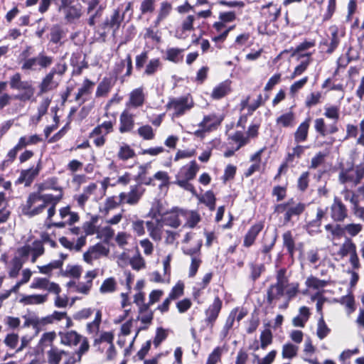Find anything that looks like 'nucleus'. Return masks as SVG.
Here are the masks:
<instances>
[{
  "label": "nucleus",
  "instance_id": "37",
  "mask_svg": "<svg viewBox=\"0 0 364 364\" xmlns=\"http://www.w3.org/2000/svg\"><path fill=\"white\" fill-rule=\"evenodd\" d=\"M114 123L112 121H105L97 125L92 131V135H101L106 138V136L112 132Z\"/></svg>",
  "mask_w": 364,
  "mask_h": 364
},
{
  "label": "nucleus",
  "instance_id": "11",
  "mask_svg": "<svg viewBox=\"0 0 364 364\" xmlns=\"http://www.w3.org/2000/svg\"><path fill=\"white\" fill-rule=\"evenodd\" d=\"M109 252V248L102 243H97L91 246L87 252L83 255L84 259L86 262L92 264V262L100 258L101 257L107 256Z\"/></svg>",
  "mask_w": 364,
  "mask_h": 364
},
{
  "label": "nucleus",
  "instance_id": "35",
  "mask_svg": "<svg viewBox=\"0 0 364 364\" xmlns=\"http://www.w3.org/2000/svg\"><path fill=\"white\" fill-rule=\"evenodd\" d=\"M93 85L94 82L88 79H85L82 87L78 89L77 93L75 96V100L80 102V104H83L86 100L82 99V97L87 95L91 92Z\"/></svg>",
  "mask_w": 364,
  "mask_h": 364
},
{
  "label": "nucleus",
  "instance_id": "14",
  "mask_svg": "<svg viewBox=\"0 0 364 364\" xmlns=\"http://www.w3.org/2000/svg\"><path fill=\"white\" fill-rule=\"evenodd\" d=\"M348 210L340 198L335 197L331 206V218L336 222H342L347 218Z\"/></svg>",
  "mask_w": 364,
  "mask_h": 364
},
{
  "label": "nucleus",
  "instance_id": "42",
  "mask_svg": "<svg viewBox=\"0 0 364 364\" xmlns=\"http://www.w3.org/2000/svg\"><path fill=\"white\" fill-rule=\"evenodd\" d=\"M355 252H356L355 245L352 242L351 240L347 239L342 244L338 254L341 257H344L347 256L348 255H352Z\"/></svg>",
  "mask_w": 364,
  "mask_h": 364
},
{
  "label": "nucleus",
  "instance_id": "20",
  "mask_svg": "<svg viewBox=\"0 0 364 364\" xmlns=\"http://www.w3.org/2000/svg\"><path fill=\"white\" fill-rule=\"evenodd\" d=\"M16 90H24V92L15 96V99L21 101L25 102L30 100L34 95V87L29 81L21 80Z\"/></svg>",
  "mask_w": 364,
  "mask_h": 364
},
{
  "label": "nucleus",
  "instance_id": "4",
  "mask_svg": "<svg viewBox=\"0 0 364 364\" xmlns=\"http://www.w3.org/2000/svg\"><path fill=\"white\" fill-rule=\"evenodd\" d=\"M53 63V57L47 55L43 51L37 56L25 58L22 61L21 70L24 71H39L46 69Z\"/></svg>",
  "mask_w": 364,
  "mask_h": 364
},
{
  "label": "nucleus",
  "instance_id": "38",
  "mask_svg": "<svg viewBox=\"0 0 364 364\" xmlns=\"http://www.w3.org/2000/svg\"><path fill=\"white\" fill-rule=\"evenodd\" d=\"M39 170L36 168H31L26 170H23L21 173L19 181L25 183L26 186H28L33 182V179L38 176Z\"/></svg>",
  "mask_w": 364,
  "mask_h": 364
},
{
  "label": "nucleus",
  "instance_id": "1",
  "mask_svg": "<svg viewBox=\"0 0 364 364\" xmlns=\"http://www.w3.org/2000/svg\"><path fill=\"white\" fill-rule=\"evenodd\" d=\"M286 273L287 270L284 268L278 270L276 275V283L270 285L267 292V301L271 305L275 304L282 296L286 295L287 301L283 305L279 306L280 309H286L289 301L294 298L299 292V284L289 283Z\"/></svg>",
  "mask_w": 364,
  "mask_h": 364
},
{
  "label": "nucleus",
  "instance_id": "34",
  "mask_svg": "<svg viewBox=\"0 0 364 364\" xmlns=\"http://www.w3.org/2000/svg\"><path fill=\"white\" fill-rule=\"evenodd\" d=\"M24 261L20 256H15L11 261L10 267L9 269V277L10 278H16L18 277L20 270L21 269Z\"/></svg>",
  "mask_w": 364,
  "mask_h": 364
},
{
  "label": "nucleus",
  "instance_id": "28",
  "mask_svg": "<svg viewBox=\"0 0 364 364\" xmlns=\"http://www.w3.org/2000/svg\"><path fill=\"white\" fill-rule=\"evenodd\" d=\"M68 353L57 347H52L47 352L48 362L49 364H59L63 356H68Z\"/></svg>",
  "mask_w": 364,
  "mask_h": 364
},
{
  "label": "nucleus",
  "instance_id": "63",
  "mask_svg": "<svg viewBox=\"0 0 364 364\" xmlns=\"http://www.w3.org/2000/svg\"><path fill=\"white\" fill-rule=\"evenodd\" d=\"M184 284L178 282L171 289L168 294L169 299L175 300L183 296Z\"/></svg>",
  "mask_w": 364,
  "mask_h": 364
},
{
  "label": "nucleus",
  "instance_id": "19",
  "mask_svg": "<svg viewBox=\"0 0 364 364\" xmlns=\"http://www.w3.org/2000/svg\"><path fill=\"white\" fill-rule=\"evenodd\" d=\"M60 343L68 346H76L82 340V336L75 331H65L59 333Z\"/></svg>",
  "mask_w": 364,
  "mask_h": 364
},
{
  "label": "nucleus",
  "instance_id": "52",
  "mask_svg": "<svg viewBox=\"0 0 364 364\" xmlns=\"http://www.w3.org/2000/svg\"><path fill=\"white\" fill-rule=\"evenodd\" d=\"M305 284L306 287L309 288L320 289L321 288L325 287L327 285L328 282L311 276L306 279Z\"/></svg>",
  "mask_w": 364,
  "mask_h": 364
},
{
  "label": "nucleus",
  "instance_id": "17",
  "mask_svg": "<svg viewBox=\"0 0 364 364\" xmlns=\"http://www.w3.org/2000/svg\"><path fill=\"white\" fill-rule=\"evenodd\" d=\"M260 14L265 18L266 23H270L278 18L280 14V8L277 4L269 3L262 6Z\"/></svg>",
  "mask_w": 364,
  "mask_h": 364
},
{
  "label": "nucleus",
  "instance_id": "22",
  "mask_svg": "<svg viewBox=\"0 0 364 364\" xmlns=\"http://www.w3.org/2000/svg\"><path fill=\"white\" fill-rule=\"evenodd\" d=\"M263 224L261 223H256L253 225L247 231V234L245 236L244 241H243V245L246 247H250L252 246L257 235L263 229Z\"/></svg>",
  "mask_w": 364,
  "mask_h": 364
},
{
  "label": "nucleus",
  "instance_id": "8",
  "mask_svg": "<svg viewBox=\"0 0 364 364\" xmlns=\"http://www.w3.org/2000/svg\"><path fill=\"white\" fill-rule=\"evenodd\" d=\"M17 252L22 258H27L31 254V261L32 263H35L37 259L44 254L45 249L42 242L36 240L31 245H25L18 248Z\"/></svg>",
  "mask_w": 364,
  "mask_h": 364
},
{
  "label": "nucleus",
  "instance_id": "18",
  "mask_svg": "<svg viewBox=\"0 0 364 364\" xmlns=\"http://www.w3.org/2000/svg\"><path fill=\"white\" fill-rule=\"evenodd\" d=\"M119 122V131L120 133L129 132L133 129L134 127V115L129 112L128 109L122 112Z\"/></svg>",
  "mask_w": 364,
  "mask_h": 364
},
{
  "label": "nucleus",
  "instance_id": "55",
  "mask_svg": "<svg viewBox=\"0 0 364 364\" xmlns=\"http://www.w3.org/2000/svg\"><path fill=\"white\" fill-rule=\"evenodd\" d=\"M298 347L291 344L287 343L283 346L282 348V358L291 359L295 357L297 354Z\"/></svg>",
  "mask_w": 364,
  "mask_h": 364
},
{
  "label": "nucleus",
  "instance_id": "6",
  "mask_svg": "<svg viewBox=\"0 0 364 364\" xmlns=\"http://www.w3.org/2000/svg\"><path fill=\"white\" fill-rule=\"evenodd\" d=\"M82 9V5L75 0H59L58 11L63 13L65 19L69 23L81 17Z\"/></svg>",
  "mask_w": 364,
  "mask_h": 364
},
{
  "label": "nucleus",
  "instance_id": "49",
  "mask_svg": "<svg viewBox=\"0 0 364 364\" xmlns=\"http://www.w3.org/2000/svg\"><path fill=\"white\" fill-rule=\"evenodd\" d=\"M102 319V313L97 310L95 314V318L93 321L87 324V331L90 334H96L100 328V325Z\"/></svg>",
  "mask_w": 364,
  "mask_h": 364
},
{
  "label": "nucleus",
  "instance_id": "32",
  "mask_svg": "<svg viewBox=\"0 0 364 364\" xmlns=\"http://www.w3.org/2000/svg\"><path fill=\"white\" fill-rule=\"evenodd\" d=\"M309 148L307 146H301L297 144L289 151L286 156V161L287 164H293L295 159H301L306 149Z\"/></svg>",
  "mask_w": 364,
  "mask_h": 364
},
{
  "label": "nucleus",
  "instance_id": "24",
  "mask_svg": "<svg viewBox=\"0 0 364 364\" xmlns=\"http://www.w3.org/2000/svg\"><path fill=\"white\" fill-rule=\"evenodd\" d=\"M144 102V95L142 88L133 90L129 94V100L127 103V107L136 108L141 107Z\"/></svg>",
  "mask_w": 364,
  "mask_h": 364
},
{
  "label": "nucleus",
  "instance_id": "58",
  "mask_svg": "<svg viewBox=\"0 0 364 364\" xmlns=\"http://www.w3.org/2000/svg\"><path fill=\"white\" fill-rule=\"evenodd\" d=\"M82 274V267L79 265H68L63 273V276L79 278Z\"/></svg>",
  "mask_w": 364,
  "mask_h": 364
},
{
  "label": "nucleus",
  "instance_id": "40",
  "mask_svg": "<svg viewBox=\"0 0 364 364\" xmlns=\"http://www.w3.org/2000/svg\"><path fill=\"white\" fill-rule=\"evenodd\" d=\"M183 49L178 48H170L166 50V59L173 62L174 63H178L183 60Z\"/></svg>",
  "mask_w": 364,
  "mask_h": 364
},
{
  "label": "nucleus",
  "instance_id": "48",
  "mask_svg": "<svg viewBox=\"0 0 364 364\" xmlns=\"http://www.w3.org/2000/svg\"><path fill=\"white\" fill-rule=\"evenodd\" d=\"M149 168H151L150 163H146L139 166L138 180L145 185H150L152 182L151 178L146 177V174Z\"/></svg>",
  "mask_w": 364,
  "mask_h": 364
},
{
  "label": "nucleus",
  "instance_id": "2",
  "mask_svg": "<svg viewBox=\"0 0 364 364\" xmlns=\"http://www.w3.org/2000/svg\"><path fill=\"white\" fill-rule=\"evenodd\" d=\"M37 192L29 194L26 204L22 208L23 215L30 218L43 213L48 205H56L63 198V193L56 196L52 194H42Z\"/></svg>",
  "mask_w": 364,
  "mask_h": 364
},
{
  "label": "nucleus",
  "instance_id": "25",
  "mask_svg": "<svg viewBox=\"0 0 364 364\" xmlns=\"http://www.w3.org/2000/svg\"><path fill=\"white\" fill-rule=\"evenodd\" d=\"M97 189V185L95 183H90L87 186L83 188V191L81 194L75 196L74 197L75 200L77 201V205L83 208L85 204L90 198V196L94 194Z\"/></svg>",
  "mask_w": 364,
  "mask_h": 364
},
{
  "label": "nucleus",
  "instance_id": "3",
  "mask_svg": "<svg viewBox=\"0 0 364 364\" xmlns=\"http://www.w3.org/2000/svg\"><path fill=\"white\" fill-rule=\"evenodd\" d=\"M323 115L333 121L329 125H326L323 118H316L314 120V129L321 136L333 134L338 132L337 122L340 117V108L336 105H326Z\"/></svg>",
  "mask_w": 364,
  "mask_h": 364
},
{
  "label": "nucleus",
  "instance_id": "13",
  "mask_svg": "<svg viewBox=\"0 0 364 364\" xmlns=\"http://www.w3.org/2000/svg\"><path fill=\"white\" fill-rule=\"evenodd\" d=\"M186 215V211L183 210L174 209L172 211L166 213L162 217V223L165 225L177 228L181 224V218Z\"/></svg>",
  "mask_w": 364,
  "mask_h": 364
},
{
  "label": "nucleus",
  "instance_id": "15",
  "mask_svg": "<svg viewBox=\"0 0 364 364\" xmlns=\"http://www.w3.org/2000/svg\"><path fill=\"white\" fill-rule=\"evenodd\" d=\"M199 170V166L196 161H191L189 164L182 166L176 176V179H186L193 180L197 172Z\"/></svg>",
  "mask_w": 364,
  "mask_h": 364
},
{
  "label": "nucleus",
  "instance_id": "46",
  "mask_svg": "<svg viewBox=\"0 0 364 364\" xmlns=\"http://www.w3.org/2000/svg\"><path fill=\"white\" fill-rule=\"evenodd\" d=\"M117 282L114 277H109L104 280L100 287V292L101 294H109L116 291Z\"/></svg>",
  "mask_w": 364,
  "mask_h": 364
},
{
  "label": "nucleus",
  "instance_id": "7",
  "mask_svg": "<svg viewBox=\"0 0 364 364\" xmlns=\"http://www.w3.org/2000/svg\"><path fill=\"white\" fill-rule=\"evenodd\" d=\"M193 105L191 97L186 95L170 99L166 106L168 109L173 110V117H178L189 111Z\"/></svg>",
  "mask_w": 364,
  "mask_h": 364
},
{
  "label": "nucleus",
  "instance_id": "60",
  "mask_svg": "<svg viewBox=\"0 0 364 364\" xmlns=\"http://www.w3.org/2000/svg\"><path fill=\"white\" fill-rule=\"evenodd\" d=\"M200 200L205 204L211 210L215 209V197L212 191H209L205 192Z\"/></svg>",
  "mask_w": 364,
  "mask_h": 364
},
{
  "label": "nucleus",
  "instance_id": "61",
  "mask_svg": "<svg viewBox=\"0 0 364 364\" xmlns=\"http://www.w3.org/2000/svg\"><path fill=\"white\" fill-rule=\"evenodd\" d=\"M308 80H309V77L306 76V77L300 79L299 80L294 82L290 86V88H289V93L291 95V97H294L296 95V93L304 87V85L306 84Z\"/></svg>",
  "mask_w": 364,
  "mask_h": 364
},
{
  "label": "nucleus",
  "instance_id": "54",
  "mask_svg": "<svg viewBox=\"0 0 364 364\" xmlns=\"http://www.w3.org/2000/svg\"><path fill=\"white\" fill-rule=\"evenodd\" d=\"M259 338L261 342L260 348L263 350L266 349L272 343L273 336L271 330L266 328L262 331Z\"/></svg>",
  "mask_w": 364,
  "mask_h": 364
},
{
  "label": "nucleus",
  "instance_id": "56",
  "mask_svg": "<svg viewBox=\"0 0 364 364\" xmlns=\"http://www.w3.org/2000/svg\"><path fill=\"white\" fill-rule=\"evenodd\" d=\"M119 159L125 161L133 158L135 156L134 151L127 144L122 146L117 154Z\"/></svg>",
  "mask_w": 364,
  "mask_h": 364
},
{
  "label": "nucleus",
  "instance_id": "62",
  "mask_svg": "<svg viewBox=\"0 0 364 364\" xmlns=\"http://www.w3.org/2000/svg\"><path fill=\"white\" fill-rule=\"evenodd\" d=\"M4 343L8 348L16 350L18 343V334L14 333L7 334L4 340Z\"/></svg>",
  "mask_w": 364,
  "mask_h": 364
},
{
  "label": "nucleus",
  "instance_id": "29",
  "mask_svg": "<svg viewBox=\"0 0 364 364\" xmlns=\"http://www.w3.org/2000/svg\"><path fill=\"white\" fill-rule=\"evenodd\" d=\"M230 92V82L224 81L213 90L211 97L215 100H219L227 95Z\"/></svg>",
  "mask_w": 364,
  "mask_h": 364
},
{
  "label": "nucleus",
  "instance_id": "45",
  "mask_svg": "<svg viewBox=\"0 0 364 364\" xmlns=\"http://www.w3.org/2000/svg\"><path fill=\"white\" fill-rule=\"evenodd\" d=\"M47 294H33L25 296L21 301L28 305L41 304L47 301Z\"/></svg>",
  "mask_w": 364,
  "mask_h": 364
},
{
  "label": "nucleus",
  "instance_id": "12",
  "mask_svg": "<svg viewBox=\"0 0 364 364\" xmlns=\"http://www.w3.org/2000/svg\"><path fill=\"white\" fill-rule=\"evenodd\" d=\"M224 119L223 114L211 113L204 116L198 126L207 132L216 130Z\"/></svg>",
  "mask_w": 364,
  "mask_h": 364
},
{
  "label": "nucleus",
  "instance_id": "57",
  "mask_svg": "<svg viewBox=\"0 0 364 364\" xmlns=\"http://www.w3.org/2000/svg\"><path fill=\"white\" fill-rule=\"evenodd\" d=\"M138 134L144 140H151L154 138L155 134L153 128L149 125L140 127L137 130Z\"/></svg>",
  "mask_w": 364,
  "mask_h": 364
},
{
  "label": "nucleus",
  "instance_id": "44",
  "mask_svg": "<svg viewBox=\"0 0 364 364\" xmlns=\"http://www.w3.org/2000/svg\"><path fill=\"white\" fill-rule=\"evenodd\" d=\"M50 36L51 43L62 45L61 39L65 36V32L60 26L55 25L50 29Z\"/></svg>",
  "mask_w": 364,
  "mask_h": 364
},
{
  "label": "nucleus",
  "instance_id": "50",
  "mask_svg": "<svg viewBox=\"0 0 364 364\" xmlns=\"http://www.w3.org/2000/svg\"><path fill=\"white\" fill-rule=\"evenodd\" d=\"M331 330L325 323L323 316H321L318 321L316 335L320 340H323L330 333Z\"/></svg>",
  "mask_w": 364,
  "mask_h": 364
},
{
  "label": "nucleus",
  "instance_id": "9",
  "mask_svg": "<svg viewBox=\"0 0 364 364\" xmlns=\"http://www.w3.org/2000/svg\"><path fill=\"white\" fill-rule=\"evenodd\" d=\"M223 301L219 296H215L213 303L205 311L204 321L207 327L212 328L221 311Z\"/></svg>",
  "mask_w": 364,
  "mask_h": 364
},
{
  "label": "nucleus",
  "instance_id": "59",
  "mask_svg": "<svg viewBox=\"0 0 364 364\" xmlns=\"http://www.w3.org/2000/svg\"><path fill=\"white\" fill-rule=\"evenodd\" d=\"M339 180L341 183L353 182L355 185V173L353 169L343 170L339 174Z\"/></svg>",
  "mask_w": 364,
  "mask_h": 364
},
{
  "label": "nucleus",
  "instance_id": "26",
  "mask_svg": "<svg viewBox=\"0 0 364 364\" xmlns=\"http://www.w3.org/2000/svg\"><path fill=\"white\" fill-rule=\"evenodd\" d=\"M54 75L49 72L42 80L39 89V94L46 93L48 91L55 89L58 86V82L54 80Z\"/></svg>",
  "mask_w": 364,
  "mask_h": 364
},
{
  "label": "nucleus",
  "instance_id": "31",
  "mask_svg": "<svg viewBox=\"0 0 364 364\" xmlns=\"http://www.w3.org/2000/svg\"><path fill=\"white\" fill-rule=\"evenodd\" d=\"M48 190L58 191L59 193H63V188L58 185L57 178H49L38 185V191L40 192H43Z\"/></svg>",
  "mask_w": 364,
  "mask_h": 364
},
{
  "label": "nucleus",
  "instance_id": "27",
  "mask_svg": "<svg viewBox=\"0 0 364 364\" xmlns=\"http://www.w3.org/2000/svg\"><path fill=\"white\" fill-rule=\"evenodd\" d=\"M309 125V118L306 119L304 122L300 124L294 133V141L296 144L304 142L307 139Z\"/></svg>",
  "mask_w": 364,
  "mask_h": 364
},
{
  "label": "nucleus",
  "instance_id": "51",
  "mask_svg": "<svg viewBox=\"0 0 364 364\" xmlns=\"http://www.w3.org/2000/svg\"><path fill=\"white\" fill-rule=\"evenodd\" d=\"M277 353V350H272L262 358H259L258 355L254 354L253 363L256 364H272L276 358Z\"/></svg>",
  "mask_w": 364,
  "mask_h": 364
},
{
  "label": "nucleus",
  "instance_id": "30",
  "mask_svg": "<svg viewBox=\"0 0 364 364\" xmlns=\"http://www.w3.org/2000/svg\"><path fill=\"white\" fill-rule=\"evenodd\" d=\"M114 85V82L111 77H104L99 83L95 95L97 97H105L111 90Z\"/></svg>",
  "mask_w": 364,
  "mask_h": 364
},
{
  "label": "nucleus",
  "instance_id": "53",
  "mask_svg": "<svg viewBox=\"0 0 364 364\" xmlns=\"http://www.w3.org/2000/svg\"><path fill=\"white\" fill-rule=\"evenodd\" d=\"M41 141V137L37 134H33L30 136H21L18 141V146L22 149L23 147L31 145V144H36Z\"/></svg>",
  "mask_w": 364,
  "mask_h": 364
},
{
  "label": "nucleus",
  "instance_id": "64",
  "mask_svg": "<svg viewBox=\"0 0 364 364\" xmlns=\"http://www.w3.org/2000/svg\"><path fill=\"white\" fill-rule=\"evenodd\" d=\"M350 202L353 205V212L356 217L364 220V208L358 205V200L355 194L350 198Z\"/></svg>",
  "mask_w": 364,
  "mask_h": 364
},
{
  "label": "nucleus",
  "instance_id": "43",
  "mask_svg": "<svg viewBox=\"0 0 364 364\" xmlns=\"http://www.w3.org/2000/svg\"><path fill=\"white\" fill-rule=\"evenodd\" d=\"M171 10V5L167 1H164L161 4L160 9L155 21L154 22V26L158 27L161 21H163L169 14Z\"/></svg>",
  "mask_w": 364,
  "mask_h": 364
},
{
  "label": "nucleus",
  "instance_id": "5",
  "mask_svg": "<svg viewBox=\"0 0 364 364\" xmlns=\"http://www.w3.org/2000/svg\"><path fill=\"white\" fill-rule=\"evenodd\" d=\"M304 209V204L296 203L293 199H291L286 203L276 205L274 206V213L278 215L284 213V223L287 224L290 222L292 217L301 214Z\"/></svg>",
  "mask_w": 364,
  "mask_h": 364
},
{
  "label": "nucleus",
  "instance_id": "41",
  "mask_svg": "<svg viewBox=\"0 0 364 364\" xmlns=\"http://www.w3.org/2000/svg\"><path fill=\"white\" fill-rule=\"evenodd\" d=\"M161 68V63L159 58H152L146 65L144 75L147 76L154 75Z\"/></svg>",
  "mask_w": 364,
  "mask_h": 364
},
{
  "label": "nucleus",
  "instance_id": "16",
  "mask_svg": "<svg viewBox=\"0 0 364 364\" xmlns=\"http://www.w3.org/2000/svg\"><path fill=\"white\" fill-rule=\"evenodd\" d=\"M331 36H329V43H326L328 46L326 53H332L338 46L341 39L344 36V31L339 30L336 26H331L329 28Z\"/></svg>",
  "mask_w": 364,
  "mask_h": 364
},
{
  "label": "nucleus",
  "instance_id": "23",
  "mask_svg": "<svg viewBox=\"0 0 364 364\" xmlns=\"http://www.w3.org/2000/svg\"><path fill=\"white\" fill-rule=\"evenodd\" d=\"M123 18L124 15H120L118 9L114 10L110 17L107 18L104 22L103 28L112 29L113 33H114L119 29Z\"/></svg>",
  "mask_w": 364,
  "mask_h": 364
},
{
  "label": "nucleus",
  "instance_id": "36",
  "mask_svg": "<svg viewBox=\"0 0 364 364\" xmlns=\"http://www.w3.org/2000/svg\"><path fill=\"white\" fill-rule=\"evenodd\" d=\"M310 316L309 309L306 306H302L299 309V314L292 320V323L296 327H304L309 320Z\"/></svg>",
  "mask_w": 364,
  "mask_h": 364
},
{
  "label": "nucleus",
  "instance_id": "33",
  "mask_svg": "<svg viewBox=\"0 0 364 364\" xmlns=\"http://www.w3.org/2000/svg\"><path fill=\"white\" fill-rule=\"evenodd\" d=\"M248 265L250 268V279L254 282L260 277L266 269L264 264L262 263L252 262Z\"/></svg>",
  "mask_w": 364,
  "mask_h": 364
},
{
  "label": "nucleus",
  "instance_id": "21",
  "mask_svg": "<svg viewBox=\"0 0 364 364\" xmlns=\"http://www.w3.org/2000/svg\"><path fill=\"white\" fill-rule=\"evenodd\" d=\"M146 225L149 236L154 241H160L163 234V223L156 220L147 221Z\"/></svg>",
  "mask_w": 364,
  "mask_h": 364
},
{
  "label": "nucleus",
  "instance_id": "10",
  "mask_svg": "<svg viewBox=\"0 0 364 364\" xmlns=\"http://www.w3.org/2000/svg\"><path fill=\"white\" fill-rule=\"evenodd\" d=\"M144 192V189L140 186H132L129 192H123L119 194V202L122 204L134 205L138 203Z\"/></svg>",
  "mask_w": 364,
  "mask_h": 364
},
{
  "label": "nucleus",
  "instance_id": "39",
  "mask_svg": "<svg viewBox=\"0 0 364 364\" xmlns=\"http://www.w3.org/2000/svg\"><path fill=\"white\" fill-rule=\"evenodd\" d=\"M283 245L287 248L289 255L293 257L296 250L295 241L291 231H287L282 235Z\"/></svg>",
  "mask_w": 364,
  "mask_h": 364
},
{
  "label": "nucleus",
  "instance_id": "47",
  "mask_svg": "<svg viewBox=\"0 0 364 364\" xmlns=\"http://www.w3.org/2000/svg\"><path fill=\"white\" fill-rule=\"evenodd\" d=\"M224 353V348L221 346L215 347L208 355L205 364H217L221 361L222 355Z\"/></svg>",
  "mask_w": 364,
  "mask_h": 364
}]
</instances>
